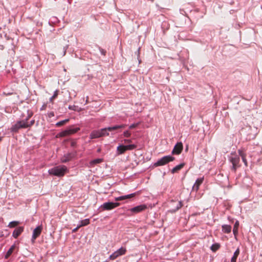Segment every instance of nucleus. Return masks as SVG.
Instances as JSON below:
<instances>
[{
  "instance_id": "obj_1",
  "label": "nucleus",
  "mask_w": 262,
  "mask_h": 262,
  "mask_svg": "<svg viewBox=\"0 0 262 262\" xmlns=\"http://www.w3.org/2000/svg\"><path fill=\"white\" fill-rule=\"evenodd\" d=\"M27 120L28 119L26 120L18 121L16 123L12 126L11 131L13 132H17L19 129L29 127L32 126L34 123V121L33 120L31 121L30 124H29L27 122Z\"/></svg>"
},
{
  "instance_id": "obj_2",
  "label": "nucleus",
  "mask_w": 262,
  "mask_h": 262,
  "mask_svg": "<svg viewBox=\"0 0 262 262\" xmlns=\"http://www.w3.org/2000/svg\"><path fill=\"white\" fill-rule=\"evenodd\" d=\"M67 168L65 166H58L55 167L49 170L51 174L57 176H62L64 174Z\"/></svg>"
},
{
  "instance_id": "obj_3",
  "label": "nucleus",
  "mask_w": 262,
  "mask_h": 262,
  "mask_svg": "<svg viewBox=\"0 0 262 262\" xmlns=\"http://www.w3.org/2000/svg\"><path fill=\"white\" fill-rule=\"evenodd\" d=\"M174 158L171 156H166L162 157L158 160L157 162L154 164L156 167L165 165L170 162L173 161Z\"/></svg>"
},
{
  "instance_id": "obj_4",
  "label": "nucleus",
  "mask_w": 262,
  "mask_h": 262,
  "mask_svg": "<svg viewBox=\"0 0 262 262\" xmlns=\"http://www.w3.org/2000/svg\"><path fill=\"white\" fill-rule=\"evenodd\" d=\"M80 130L79 127H74V126H71L67 129L60 132L58 136L60 137H66L70 136L75 134Z\"/></svg>"
},
{
  "instance_id": "obj_5",
  "label": "nucleus",
  "mask_w": 262,
  "mask_h": 262,
  "mask_svg": "<svg viewBox=\"0 0 262 262\" xmlns=\"http://www.w3.org/2000/svg\"><path fill=\"white\" fill-rule=\"evenodd\" d=\"M147 208V206L145 204L140 205L130 209L129 211L134 214L140 213Z\"/></svg>"
},
{
  "instance_id": "obj_6",
  "label": "nucleus",
  "mask_w": 262,
  "mask_h": 262,
  "mask_svg": "<svg viewBox=\"0 0 262 262\" xmlns=\"http://www.w3.org/2000/svg\"><path fill=\"white\" fill-rule=\"evenodd\" d=\"M119 205V203H113V202H106L104 203L101 207L106 210H109L113 209Z\"/></svg>"
},
{
  "instance_id": "obj_7",
  "label": "nucleus",
  "mask_w": 262,
  "mask_h": 262,
  "mask_svg": "<svg viewBox=\"0 0 262 262\" xmlns=\"http://www.w3.org/2000/svg\"><path fill=\"white\" fill-rule=\"evenodd\" d=\"M183 145L182 142H178L174 146L173 150H172V155H180L183 150Z\"/></svg>"
},
{
  "instance_id": "obj_8",
  "label": "nucleus",
  "mask_w": 262,
  "mask_h": 262,
  "mask_svg": "<svg viewBox=\"0 0 262 262\" xmlns=\"http://www.w3.org/2000/svg\"><path fill=\"white\" fill-rule=\"evenodd\" d=\"M42 228L41 226H38L37 227L33 232V235L32 237V242L33 243L35 242V240L38 237L40 234H41Z\"/></svg>"
},
{
  "instance_id": "obj_9",
  "label": "nucleus",
  "mask_w": 262,
  "mask_h": 262,
  "mask_svg": "<svg viewBox=\"0 0 262 262\" xmlns=\"http://www.w3.org/2000/svg\"><path fill=\"white\" fill-rule=\"evenodd\" d=\"M230 160L233 165V168L235 170L236 167L238 166L239 158L237 155H233L230 157Z\"/></svg>"
},
{
  "instance_id": "obj_10",
  "label": "nucleus",
  "mask_w": 262,
  "mask_h": 262,
  "mask_svg": "<svg viewBox=\"0 0 262 262\" xmlns=\"http://www.w3.org/2000/svg\"><path fill=\"white\" fill-rule=\"evenodd\" d=\"M23 231L24 228L23 227H19L18 228L15 229L14 230L12 236L15 238H17L18 236L23 232Z\"/></svg>"
},
{
  "instance_id": "obj_11",
  "label": "nucleus",
  "mask_w": 262,
  "mask_h": 262,
  "mask_svg": "<svg viewBox=\"0 0 262 262\" xmlns=\"http://www.w3.org/2000/svg\"><path fill=\"white\" fill-rule=\"evenodd\" d=\"M91 139L101 137L100 130H93L90 135Z\"/></svg>"
},
{
  "instance_id": "obj_12",
  "label": "nucleus",
  "mask_w": 262,
  "mask_h": 262,
  "mask_svg": "<svg viewBox=\"0 0 262 262\" xmlns=\"http://www.w3.org/2000/svg\"><path fill=\"white\" fill-rule=\"evenodd\" d=\"M74 156V155L72 153H69L65 155L61 159V161L63 163H66L71 160Z\"/></svg>"
},
{
  "instance_id": "obj_13",
  "label": "nucleus",
  "mask_w": 262,
  "mask_h": 262,
  "mask_svg": "<svg viewBox=\"0 0 262 262\" xmlns=\"http://www.w3.org/2000/svg\"><path fill=\"white\" fill-rule=\"evenodd\" d=\"M238 152L239 154V155L242 157V160L243 162L244 163L245 165L247 166H248V162L246 160V154L243 151V150L239 149L238 150Z\"/></svg>"
},
{
  "instance_id": "obj_14",
  "label": "nucleus",
  "mask_w": 262,
  "mask_h": 262,
  "mask_svg": "<svg viewBox=\"0 0 262 262\" xmlns=\"http://www.w3.org/2000/svg\"><path fill=\"white\" fill-rule=\"evenodd\" d=\"M126 126V125H125V124H122V125H115L114 126L107 127V129L108 130L109 132H112L114 130H116L120 128H124Z\"/></svg>"
},
{
  "instance_id": "obj_15",
  "label": "nucleus",
  "mask_w": 262,
  "mask_h": 262,
  "mask_svg": "<svg viewBox=\"0 0 262 262\" xmlns=\"http://www.w3.org/2000/svg\"><path fill=\"white\" fill-rule=\"evenodd\" d=\"M126 150L125 145H120L117 147V152L118 155H122Z\"/></svg>"
},
{
  "instance_id": "obj_16",
  "label": "nucleus",
  "mask_w": 262,
  "mask_h": 262,
  "mask_svg": "<svg viewBox=\"0 0 262 262\" xmlns=\"http://www.w3.org/2000/svg\"><path fill=\"white\" fill-rule=\"evenodd\" d=\"M222 231L225 233H229L231 231V226L228 225H223L222 227Z\"/></svg>"
},
{
  "instance_id": "obj_17",
  "label": "nucleus",
  "mask_w": 262,
  "mask_h": 262,
  "mask_svg": "<svg viewBox=\"0 0 262 262\" xmlns=\"http://www.w3.org/2000/svg\"><path fill=\"white\" fill-rule=\"evenodd\" d=\"M239 249L238 248L234 252V254L231 258V262H236V259L239 254Z\"/></svg>"
},
{
  "instance_id": "obj_18",
  "label": "nucleus",
  "mask_w": 262,
  "mask_h": 262,
  "mask_svg": "<svg viewBox=\"0 0 262 262\" xmlns=\"http://www.w3.org/2000/svg\"><path fill=\"white\" fill-rule=\"evenodd\" d=\"M135 195V193H132L130 194L120 196L119 198H117L116 199V200L118 201H121V200H123L127 199H130L131 198L134 197Z\"/></svg>"
},
{
  "instance_id": "obj_19",
  "label": "nucleus",
  "mask_w": 262,
  "mask_h": 262,
  "mask_svg": "<svg viewBox=\"0 0 262 262\" xmlns=\"http://www.w3.org/2000/svg\"><path fill=\"white\" fill-rule=\"evenodd\" d=\"M184 166V163H181L176 167H174L172 170L171 172L172 173H174L175 172H178L179 170H181Z\"/></svg>"
},
{
  "instance_id": "obj_20",
  "label": "nucleus",
  "mask_w": 262,
  "mask_h": 262,
  "mask_svg": "<svg viewBox=\"0 0 262 262\" xmlns=\"http://www.w3.org/2000/svg\"><path fill=\"white\" fill-rule=\"evenodd\" d=\"M239 227V222L238 221H236V222L234 224L233 229V232L234 235V236L236 237V235L238 234V228Z\"/></svg>"
},
{
  "instance_id": "obj_21",
  "label": "nucleus",
  "mask_w": 262,
  "mask_h": 262,
  "mask_svg": "<svg viewBox=\"0 0 262 262\" xmlns=\"http://www.w3.org/2000/svg\"><path fill=\"white\" fill-rule=\"evenodd\" d=\"M15 248V245H12L10 247V248L8 250V251H7V252L6 253V254L5 255V257L6 259H7L11 255V254L13 252Z\"/></svg>"
},
{
  "instance_id": "obj_22",
  "label": "nucleus",
  "mask_w": 262,
  "mask_h": 262,
  "mask_svg": "<svg viewBox=\"0 0 262 262\" xmlns=\"http://www.w3.org/2000/svg\"><path fill=\"white\" fill-rule=\"evenodd\" d=\"M102 162H103V159L99 158V159H96L92 161H91L90 163L91 165L94 166L95 165H96L97 164L100 163Z\"/></svg>"
},
{
  "instance_id": "obj_23",
  "label": "nucleus",
  "mask_w": 262,
  "mask_h": 262,
  "mask_svg": "<svg viewBox=\"0 0 262 262\" xmlns=\"http://www.w3.org/2000/svg\"><path fill=\"white\" fill-rule=\"evenodd\" d=\"M90 224V220L87 219L80 221V224L78 225V227H81L86 226Z\"/></svg>"
},
{
  "instance_id": "obj_24",
  "label": "nucleus",
  "mask_w": 262,
  "mask_h": 262,
  "mask_svg": "<svg viewBox=\"0 0 262 262\" xmlns=\"http://www.w3.org/2000/svg\"><path fill=\"white\" fill-rule=\"evenodd\" d=\"M126 250L125 248L121 247L116 252L118 253L119 256L125 254Z\"/></svg>"
},
{
  "instance_id": "obj_25",
  "label": "nucleus",
  "mask_w": 262,
  "mask_h": 262,
  "mask_svg": "<svg viewBox=\"0 0 262 262\" xmlns=\"http://www.w3.org/2000/svg\"><path fill=\"white\" fill-rule=\"evenodd\" d=\"M220 248V245L219 243H215L213 244L211 247V250L213 252H215Z\"/></svg>"
},
{
  "instance_id": "obj_26",
  "label": "nucleus",
  "mask_w": 262,
  "mask_h": 262,
  "mask_svg": "<svg viewBox=\"0 0 262 262\" xmlns=\"http://www.w3.org/2000/svg\"><path fill=\"white\" fill-rule=\"evenodd\" d=\"M108 130L107 129V127L100 129L101 137L108 136L109 133H108Z\"/></svg>"
},
{
  "instance_id": "obj_27",
  "label": "nucleus",
  "mask_w": 262,
  "mask_h": 262,
  "mask_svg": "<svg viewBox=\"0 0 262 262\" xmlns=\"http://www.w3.org/2000/svg\"><path fill=\"white\" fill-rule=\"evenodd\" d=\"M202 182V181H195V183L192 187L193 190L197 191L199 189V186L201 184Z\"/></svg>"
},
{
  "instance_id": "obj_28",
  "label": "nucleus",
  "mask_w": 262,
  "mask_h": 262,
  "mask_svg": "<svg viewBox=\"0 0 262 262\" xmlns=\"http://www.w3.org/2000/svg\"><path fill=\"white\" fill-rule=\"evenodd\" d=\"M19 222L18 221H12L9 223L8 227L10 228H14L19 225Z\"/></svg>"
},
{
  "instance_id": "obj_29",
  "label": "nucleus",
  "mask_w": 262,
  "mask_h": 262,
  "mask_svg": "<svg viewBox=\"0 0 262 262\" xmlns=\"http://www.w3.org/2000/svg\"><path fill=\"white\" fill-rule=\"evenodd\" d=\"M69 121V119H65L64 120H62V121H60L58 122H57L56 124V125L57 126H61L62 125H63L64 124H65L66 123H67V122H68Z\"/></svg>"
},
{
  "instance_id": "obj_30",
  "label": "nucleus",
  "mask_w": 262,
  "mask_h": 262,
  "mask_svg": "<svg viewBox=\"0 0 262 262\" xmlns=\"http://www.w3.org/2000/svg\"><path fill=\"white\" fill-rule=\"evenodd\" d=\"M125 147L127 150H131L136 148L137 147V146L135 144H130L128 145H125Z\"/></svg>"
},
{
  "instance_id": "obj_31",
  "label": "nucleus",
  "mask_w": 262,
  "mask_h": 262,
  "mask_svg": "<svg viewBox=\"0 0 262 262\" xmlns=\"http://www.w3.org/2000/svg\"><path fill=\"white\" fill-rule=\"evenodd\" d=\"M119 256L118 253L116 251L114 252L112 255H110V258L112 260H114Z\"/></svg>"
},
{
  "instance_id": "obj_32",
  "label": "nucleus",
  "mask_w": 262,
  "mask_h": 262,
  "mask_svg": "<svg viewBox=\"0 0 262 262\" xmlns=\"http://www.w3.org/2000/svg\"><path fill=\"white\" fill-rule=\"evenodd\" d=\"M58 96V91H56L55 92H54V95H53V96L52 97L50 98V101L51 102H53V100L54 99H55Z\"/></svg>"
},
{
  "instance_id": "obj_33",
  "label": "nucleus",
  "mask_w": 262,
  "mask_h": 262,
  "mask_svg": "<svg viewBox=\"0 0 262 262\" xmlns=\"http://www.w3.org/2000/svg\"><path fill=\"white\" fill-rule=\"evenodd\" d=\"M123 135H124V136L125 137L128 138V137H129L130 136L131 133L129 131L126 130V131L124 132Z\"/></svg>"
},
{
  "instance_id": "obj_34",
  "label": "nucleus",
  "mask_w": 262,
  "mask_h": 262,
  "mask_svg": "<svg viewBox=\"0 0 262 262\" xmlns=\"http://www.w3.org/2000/svg\"><path fill=\"white\" fill-rule=\"evenodd\" d=\"M139 124V123L133 124L129 126V128L131 129H134V128H136V127H137Z\"/></svg>"
},
{
  "instance_id": "obj_35",
  "label": "nucleus",
  "mask_w": 262,
  "mask_h": 262,
  "mask_svg": "<svg viewBox=\"0 0 262 262\" xmlns=\"http://www.w3.org/2000/svg\"><path fill=\"white\" fill-rule=\"evenodd\" d=\"M182 204L181 202H179L178 203V205H177V207H176V209L174 210V211H177V210H179L180 208H181L182 207Z\"/></svg>"
},
{
  "instance_id": "obj_36",
  "label": "nucleus",
  "mask_w": 262,
  "mask_h": 262,
  "mask_svg": "<svg viewBox=\"0 0 262 262\" xmlns=\"http://www.w3.org/2000/svg\"><path fill=\"white\" fill-rule=\"evenodd\" d=\"M76 107V106L75 105H69V108L71 110L75 111Z\"/></svg>"
},
{
  "instance_id": "obj_37",
  "label": "nucleus",
  "mask_w": 262,
  "mask_h": 262,
  "mask_svg": "<svg viewBox=\"0 0 262 262\" xmlns=\"http://www.w3.org/2000/svg\"><path fill=\"white\" fill-rule=\"evenodd\" d=\"M76 145V142L75 141H73L71 142V145L72 147H75Z\"/></svg>"
},
{
  "instance_id": "obj_38",
  "label": "nucleus",
  "mask_w": 262,
  "mask_h": 262,
  "mask_svg": "<svg viewBox=\"0 0 262 262\" xmlns=\"http://www.w3.org/2000/svg\"><path fill=\"white\" fill-rule=\"evenodd\" d=\"M124 143H129L132 142V140L130 139H125L124 140Z\"/></svg>"
},
{
  "instance_id": "obj_39",
  "label": "nucleus",
  "mask_w": 262,
  "mask_h": 262,
  "mask_svg": "<svg viewBox=\"0 0 262 262\" xmlns=\"http://www.w3.org/2000/svg\"><path fill=\"white\" fill-rule=\"evenodd\" d=\"M80 227H78V226L75 229H74L73 230V232H76L78 231V229L80 228Z\"/></svg>"
},
{
  "instance_id": "obj_40",
  "label": "nucleus",
  "mask_w": 262,
  "mask_h": 262,
  "mask_svg": "<svg viewBox=\"0 0 262 262\" xmlns=\"http://www.w3.org/2000/svg\"><path fill=\"white\" fill-rule=\"evenodd\" d=\"M101 52L103 55H105V51H104L103 50H101Z\"/></svg>"
},
{
  "instance_id": "obj_41",
  "label": "nucleus",
  "mask_w": 262,
  "mask_h": 262,
  "mask_svg": "<svg viewBox=\"0 0 262 262\" xmlns=\"http://www.w3.org/2000/svg\"><path fill=\"white\" fill-rule=\"evenodd\" d=\"M2 138L0 137V142L2 141Z\"/></svg>"
},
{
  "instance_id": "obj_42",
  "label": "nucleus",
  "mask_w": 262,
  "mask_h": 262,
  "mask_svg": "<svg viewBox=\"0 0 262 262\" xmlns=\"http://www.w3.org/2000/svg\"><path fill=\"white\" fill-rule=\"evenodd\" d=\"M51 115L54 116L53 113V114H51Z\"/></svg>"
},
{
  "instance_id": "obj_43",
  "label": "nucleus",
  "mask_w": 262,
  "mask_h": 262,
  "mask_svg": "<svg viewBox=\"0 0 262 262\" xmlns=\"http://www.w3.org/2000/svg\"><path fill=\"white\" fill-rule=\"evenodd\" d=\"M51 115L54 116L53 113V114H51Z\"/></svg>"
},
{
  "instance_id": "obj_44",
  "label": "nucleus",
  "mask_w": 262,
  "mask_h": 262,
  "mask_svg": "<svg viewBox=\"0 0 262 262\" xmlns=\"http://www.w3.org/2000/svg\"><path fill=\"white\" fill-rule=\"evenodd\" d=\"M196 180H197V181H199V180H200V179H198Z\"/></svg>"
}]
</instances>
